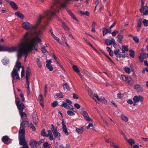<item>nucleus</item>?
<instances>
[{"label":"nucleus","mask_w":148,"mask_h":148,"mask_svg":"<svg viewBox=\"0 0 148 148\" xmlns=\"http://www.w3.org/2000/svg\"><path fill=\"white\" fill-rule=\"evenodd\" d=\"M22 27L27 30L29 29H34L35 31L32 33V34H34L35 36H39L41 33V32L40 31L37 30V27L34 26L28 22H23L22 24Z\"/></svg>","instance_id":"obj_3"},{"label":"nucleus","mask_w":148,"mask_h":148,"mask_svg":"<svg viewBox=\"0 0 148 148\" xmlns=\"http://www.w3.org/2000/svg\"><path fill=\"white\" fill-rule=\"evenodd\" d=\"M121 117L122 120L124 121L125 122H127L128 121V119L126 116L123 114H122L121 115Z\"/></svg>","instance_id":"obj_34"},{"label":"nucleus","mask_w":148,"mask_h":148,"mask_svg":"<svg viewBox=\"0 0 148 148\" xmlns=\"http://www.w3.org/2000/svg\"><path fill=\"white\" fill-rule=\"evenodd\" d=\"M62 27L64 29L65 31L69 30L70 29V28L67 26L66 23L64 22H62Z\"/></svg>","instance_id":"obj_21"},{"label":"nucleus","mask_w":148,"mask_h":148,"mask_svg":"<svg viewBox=\"0 0 148 148\" xmlns=\"http://www.w3.org/2000/svg\"><path fill=\"white\" fill-rule=\"evenodd\" d=\"M29 122L27 120L23 121L21 123V126L19 131V135H25V126L29 124Z\"/></svg>","instance_id":"obj_5"},{"label":"nucleus","mask_w":148,"mask_h":148,"mask_svg":"<svg viewBox=\"0 0 148 148\" xmlns=\"http://www.w3.org/2000/svg\"><path fill=\"white\" fill-rule=\"evenodd\" d=\"M109 31L108 29H106V28H103V35L104 36H105L108 33V32Z\"/></svg>","instance_id":"obj_39"},{"label":"nucleus","mask_w":148,"mask_h":148,"mask_svg":"<svg viewBox=\"0 0 148 148\" xmlns=\"http://www.w3.org/2000/svg\"><path fill=\"white\" fill-rule=\"evenodd\" d=\"M1 51H7L9 52H12L16 51L17 47H9L5 46H1Z\"/></svg>","instance_id":"obj_8"},{"label":"nucleus","mask_w":148,"mask_h":148,"mask_svg":"<svg viewBox=\"0 0 148 148\" xmlns=\"http://www.w3.org/2000/svg\"><path fill=\"white\" fill-rule=\"evenodd\" d=\"M9 138L7 136H3L2 139V140L4 143L8 144L10 143H8V142L9 141Z\"/></svg>","instance_id":"obj_18"},{"label":"nucleus","mask_w":148,"mask_h":148,"mask_svg":"<svg viewBox=\"0 0 148 148\" xmlns=\"http://www.w3.org/2000/svg\"><path fill=\"white\" fill-rule=\"evenodd\" d=\"M122 47V53H124L125 51H128V46H127L123 45Z\"/></svg>","instance_id":"obj_32"},{"label":"nucleus","mask_w":148,"mask_h":148,"mask_svg":"<svg viewBox=\"0 0 148 148\" xmlns=\"http://www.w3.org/2000/svg\"><path fill=\"white\" fill-rule=\"evenodd\" d=\"M112 39V40L106 39L105 40V42L107 45L109 46L112 45L113 42Z\"/></svg>","instance_id":"obj_24"},{"label":"nucleus","mask_w":148,"mask_h":148,"mask_svg":"<svg viewBox=\"0 0 148 148\" xmlns=\"http://www.w3.org/2000/svg\"><path fill=\"white\" fill-rule=\"evenodd\" d=\"M21 63L18 61L17 60L14 68L11 73V76L13 78L12 80L13 82L15 80H18L19 78V75L17 72L18 71H19L21 67Z\"/></svg>","instance_id":"obj_4"},{"label":"nucleus","mask_w":148,"mask_h":148,"mask_svg":"<svg viewBox=\"0 0 148 148\" xmlns=\"http://www.w3.org/2000/svg\"><path fill=\"white\" fill-rule=\"evenodd\" d=\"M21 103V102L20 101L19 98L18 97H16L15 103L16 105Z\"/></svg>","instance_id":"obj_54"},{"label":"nucleus","mask_w":148,"mask_h":148,"mask_svg":"<svg viewBox=\"0 0 148 148\" xmlns=\"http://www.w3.org/2000/svg\"><path fill=\"white\" fill-rule=\"evenodd\" d=\"M46 67L50 71H52L53 70V68L52 66L49 64H47L46 65Z\"/></svg>","instance_id":"obj_47"},{"label":"nucleus","mask_w":148,"mask_h":148,"mask_svg":"<svg viewBox=\"0 0 148 148\" xmlns=\"http://www.w3.org/2000/svg\"><path fill=\"white\" fill-rule=\"evenodd\" d=\"M143 23L145 27H147L148 26V20L145 19L143 20Z\"/></svg>","instance_id":"obj_45"},{"label":"nucleus","mask_w":148,"mask_h":148,"mask_svg":"<svg viewBox=\"0 0 148 148\" xmlns=\"http://www.w3.org/2000/svg\"><path fill=\"white\" fill-rule=\"evenodd\" d=\"M32 42H33L35 45L34 43V42H42V40L40 39L37 37H35L33 38L32 39Z\"/></svg>","instance_id":"obj_27"},{"label":"nucleus","mask_w":148,"mask_h":148,"mask_svg":"<svg viewBox=\"0 0 148 148\" xmlns=\"http://www.w3.org/2000/svg\"><path fill=\"white\" fill-rule=\"evenodd\" d=\"M29 83L28 80H26V87L28 89H30L29 87Z\"/></svg>","instance_id":"obj_57"},{"label":"nucleus","mask_w":148,"mask_h":148,"mask_svg":"<svg viewBox=\"0 0 148 148\" xmlns=\"http://www.w3.org/2000/svg\"><path fill=\"white\" fill-rule=\"evenodd\" d=\"M51 129L52 131L53 134L57 132H58L57 127H56L54 126L53 124L51 125Z\"/></svg>","instance_id":"obj_23"},{"label":"nucleus","mask_w":148,"mask_h":148,"mask_svg":"<svg viewBox=\"0 0 148 148\" xmlns=\"http://www.w3.org/2000/svg\"><path fill=\"white\" fill-rule=\"evenodd\" d=\"M144 99V97L141 95L135 96L133 98V100L135 103H137L139 101L142 102L143 101Z\"/></svg>","instance_id":"obj_11"},{"label":"nucleus","mask_w":148,"mask_h":148,"mask_svg":"<svg viewBox=\"0 0 148 148\" xmlns=\"http://www.w3.org/2000/svg\"><path fill=\"white\" fill-rule=\"evenodd\" d=\"M62 85L64 90L67 91L69 90V88L66 83H64Z\"/></svg>","instance_id":"obj_36"},{"label":"nucleus","mask_w":148,"mask_h":148,"mask_svg":"<svg viewBox=\"0 0 148 148\" xmlns=\"http://www.w3.org/2000/svg\"><path fill=\"white\" fill-rule=\"evenodd\" d=\"M74 107L77 109H79L81 107L80 105L77 103L74 104Z\"/></svg>","instance_id":"obj_60"},{"label":"nucleus","mask_w":148,"mask_h":148,"mask_svg":"<svg viewBox=\"0 0 148 148\" xmlns=\"http://www.w3.org/2000/svg\"><path fill=\"white\" fill-rule=\"evenodd\" d=\"M19 114L21 116V118H22L23 117H26L27 116V114L23 111H21L19 112Z\"/></svg>","instance_id":"obj_37"},{"label":"nucleus","mask_w":148,"mask_h":148,"mask_svg":"<svg viewBox=\"0 0 148 148\" xmlns=\"http://www.w3.org/2000/svg\"><path fill=\"white\" fill-rule=\"evenodd\" d=\"M128 84L131 85H132L134 83V81L130 77H129L126 81Z\"/></svg>","instance_id":"obj_19"},{"label":"nucleus","mask_w":148,"mask_h":148,"mask_svg":"<svg viewBox=\"0 0 148 148\" xmlns=\"http://www.w3.org/2000/svg\"><path fill=\"white\" fill-rule=\"evenodd\" d=\"M30 75V73H26V80H28L29 77Z\"/></svg>","instance_id":"obj_62"},{"label":"nucleus","mask_w":148,"mask_h":148,"mask_svg":"<svg viewBox=\"0 0 148 148\" xmlns=\"http://www.w3.org/2000/svg\"><path fill=\"white\" fill-rule=\"evenodd\" d=\"M148 57V55L146 53H141L139 56V58L141 62H142L145 58Z\"/></svg>","instance_id":"obj_14"},{"label":"nucleus","mask_w":148,"mask_h":148,"mask_svg":"<svg viewBox=\"0 0 148 148\" xmlns=\"http://www.w3.org/2000/svg\"><path fill=\"white\" fill-rule=\"evenodd\" d=\"M41 135L42 136L48 137V136L47 135L45 129L42 130L41 132Z\"/></svg>","instance_id":"obj_40"},{"label":"nucleus","mask_w":148,"mask_h":148,"mask_svg":"<svg viewBox=\"0 0 148 148\" xmlns=\"http://www.w3.org/2000/svg\"><path fill=\"white\" fill-rule=\"evenodd\" d=\"M32 117L33 119V122L35 125H36L38 124V117L37 114L36 112H34L33 113Z\"/></svg>","instance_id":"obj_12"},{"label":"nucleus","mask_w":148,"mask_h":148,"mask_svg":"<svg viewBox=\"0 0 148 148\" xmlns=\"http://www.w3.org/2000/svg\"><path fill=\"white\" fill-rule=\"evenodd\" d=\"M140 11L141 13H143L144 15H148V7L146 5L143 7H141L140 9Z\"/></svg>","instance_id":"obj_10"},{"label":"nucleus","mask_w":148,"mask_h":148,"mask_svg":"<svg viewBox=\"0 0 148 148\" xmlns=\"http://www.w3.org/2000/svg\"><path fill=\"white\" fill-rule=\"evenodd\" d=\"M52 36L53 38L56 40H57L58 42H59V41L60 40L57 37H56L53 34V33H52Z\"/></svg>","instance_id":"obj_59"},{"label":"nucleus","mask_w":148,"mask_h":148,"mask_svg":"<svg viewBox=\"0 0 148 148\" xmlns=\"http://www.w3.org/2000/svg\"><path fill=\"white\" fill-rule=\"evenodd\" d=\"M48 134H47L48 136V137H49V139L50 140H53V136L52 134L51 131V130H49L48 131Z\"/></svg>","instance_id":"obj_26"},{"label":"nucleus","mask_w":148,"mask_h":148,"mask_svg":"<svg viewBox=\"0 0 148 148\" xmlns=\"http://www.w3.org/2000/svg\"><path fill=\"white\" fill-rule=\"evenodd\" d=\"M31 35V33H26L22 39V41L17 46V60L23 54L25 56V58L26 59L29 52L32 51L35 48V45L33 42H29Z\"/></svg>","instance_id":"obj_1"},{"label":"nucleus","mask_w":148,"mask_h":148,"mask_svg":"<svg viewBox=\"0 0 148 148\" xmlns=\"http://www.w3.org/2000/svg\"><path fill=\"white\" fill-rule=\"evenodd\" d=\"M29 127L32 128V130L35 131L36 130V128L32 124V123H30L29 124Z\"/></svg>","instance_id":"obj_50"},{"label":"nucleus","mask_w":148,"mask_h":148,"mask_svg":"<svg viewBox=\"0 0 148 148\" xmlns=\"http://www.w3.org/2000/svg\"><path fill=\"white\" fill-rule=\"evenodd\" d=\"M21 67L22 68V69L21 72V77H23L24 76L25 74L24 68L23 66H21Z\"/></svg>","instance_id":"obj_49"},{"label":"nucleus","mask_w":148,"mask_h":148,"mask_svg":"<svg viewBox=\"0 0 148 148\" xmlns=\"http://www.w3.org/2000/svg\"><path fill=\"white\" fill-rule=\"evenodd\" d=\"M98 101H99L103 102V101H106L105 98L103 97H101L100 98H99Z\"/></svg>","instance_id":"obj_61"},{"label":"nucleus","mask_w":148,"mask_h":148,"mask_svg":"<svg viewBox=\"0 0 148 148\" xmlns=\"http://www.w3.org/2000/svg\"><path fill=\"white\" fill-rule=\"evenodd\" d=\"M55 138H60L61 136V134L59 132H57L56 133L53 134Z\"/></svg>","instance_id":"obj_46"},{"label":"nucleus","mask_w":148,"mask_h":148,"mask_svg":"<svg viewBox=\"0 0 148 148\" xmlns=\"http://www.w3.org/2000/svg\"><path fill=\"white\" fill-rule=\"evenodd\" d=\"M128 142L131 146L134 145L135 144L134 140L130 138L128 140Z\"/></svg>","instance_id":"obj_41"},{"label":"nucleus","mask_w":148,"mask_h":148,"mask_svg":"<svg viewBox=\"0 0 148 148\" xmlns=\"http://www.w3.org/2000/svg\"><path fill=\"white\" fill-rule=\"evenodd\" d=\"M67 12L76 21H78L76 18L75 17L74 15L72 12L71 11L69 10H67Z\"/></svg>","instance_id":"obj_28"},{"label":"nucleus","mask_w":148,"mask_h":148,"mask_svg":"<svg viewBox=\"0 0 148 148\" xmlns=\"http://www.w3.org/2000/svg\"><path fill=\"white\" fill-rule=\"evenodd\" d=\"M135 89L138 92L140 93H141L143 91V88L139 84H136L135 85Z\"/></svg>","instance_id":"obj_15"},{"label":"nucleus","mask_w":148,"mask_h":148,"mask_svg":"<svg viewBox=\"0 0 148 148\" xmlns=\"http://www.w3.org/2000/svg\"><path fill=\"white\" fill-rule=\"evenodd\" d=\"M15 14L17 16L21 19H23L24 18V16L23 14L19 12L18 11L16 12Z\"/></svg>","instance_id":"obj_22"},{"label":"nucleus","mask_w":148,"mask_h":148,"mask_svg":"<svg viewBox=\"0 0 148 148\" xmlns=\"http://www.w3.org/2000/svg\"><path fill=\"white\" fill-rule=\"evenodd\" d=\"M37 64L38 66L39 67H41L42 66L40 60V59L39 58H37Z\"/></svg>","instance_id":"obj_44"},{"label":"nucleus","mask_w":148,"mask_h":148,"mask_svg":"<svg viewBox=\"0 0 148 148\" xmlns=\"http://www.w3.org/2000/svg\"><path fill=\"white\" fill-rule=\"evenodd\" d=\"M84 108H82L81 110V112L82 114L86 120L88 122L91 121L92 122L93 121V120L90 118L87 112L86 111H84Z\"/></svg>","instance_id":"obj_9"},{"label":"nucleus","mask_w":148,"mask_h":148,"mask_svg":"<svg viewBox=\"0 0 148 148\" xmlns=\"http://www.w3.org/2000/svg\"><path fill=\"white\" fill-rule=\"evenodd\" d=\"M130 52V56L132 58H134V57L135 53L134 51L132 50L131 49L129 50Z\"/></svg>","instance_id":"obj_38"},{"label":"nucleus","mask_w":148,"mask_h":148,"mask_svg":"<svg viewBox=\"0 0 148 148\" xmlns=\"http://www.w3.org/2000/svg\"><path fill=\"white\" fill-rule=\"evenodd\" d=\"M11 7L14 10H17L18 9V7L15 3L13 1H11L10 3Z\"/></svg>","instance_id":"obj_16"},{"label":"nucleus","mask_w":148,"mask_h":148,"mask_svg":"<svg viewBox=\"0 0 148 148\" xmlns=\"http://www.w3.org/2000/svg\"><path fill=\"white\" fill-rule=\"evenodd\" d=\"M19 112L23 111L25 108L24 104L22 102L16 105Z\"/></svg>","instance_id":"obj_13"},{"label":"nucleus","mask_w":148,"mask_h":148,"mask_svg":"<svg viewBox=\"0 0 148 148\" xmlns=\"http://www.w3.org/2000/svg\"><path fill=\"white\" fill-rule=\"evenodd\" d=\"M18 138L19 144L23 145L22 148H29L25 140V135H19Z\"/></svg>","instance_id":"obj_7"},{"label":"nucleus","mask_w":148,"mask_h":148,"mask_svg":"<svg viewBox=\"0 0 148 148\" xmlns=\"http://www.w3.org/2000/svg\"><path fill=\"white\" fill-rule=\"evenodd\" d=\"M63 97L64 95L61 92H60L58 93H56L54 95V97L55 98H57V97H59V98H63Z\"/></svg>","instance_id":"obj_30"},{"label":"nucleus","mask_w":148,"mask_h":148,"mask_svg":"<svg viewBox=\"0 0 148 148\" xmlns=\"http://www.w3.org/2000/svg\"><path fill=\"white\" fill-rule=\"evenodd\" d=\"M9 62V60L8 59H3L2 61V62L4 65H6L8 64Z\"/></svg>","instance_id":"obj_43"},{"label":"nucleus","mask_w":148,"mask_h":148,"mask_svg":"<svg viewBox=\"0 0 148 148\" xmlns=\"http://www.w3.org/2000/svg\"><path fill=\"white\" fill-rule=\"evenodd\" d=\"M129 77H128V76H126L124 75H122V79L123 80L125 81V82H126L127 81V79Z\"/></svg>","instance_id":"obj_52"},{"label":"nucleus","mask_w":148,"mask_h":148,"mask_svg":"<svg viewBox=\"0 0 148 148\" xmlns=\"http://www.w3.org/2000/svg\"><path fill=\"white\" fill-rule=\"evenodd\" d=\"M58 105V103L57 101H55L53 102L51 104L52 106L53 107H55L56 106Z\"/></svg>","instance_id":"obj_55"},{"label":"nucleus","mask_w":148,"mask_h":148,"mask_svg":"<svg viewBox=\"0 0 148 148\" xmlns=\"http://www.w3.org/2000/svg\"><path fill=\"white\" fill-rule=\"evenodd\" d=\"M36 144H37V141L34 140H32L30 142V145L32 147H35Z\"/></svg>","instance_id":"obj_20"},{"label":"nucleus","mask_w":148,"mask_h":148,"mask_svg":"<svg viewBox=\"0 0 148 148\" xmlns=\"http://www.w3.org/2000/svg\"><path fill=\"white\" fill-rule=\"evenodd\" d=\"M133 40L136 43H138L139 42V39L137 37L133 36Z\"/></svg>","instance_id":"obj_48"},{"label":"nucleus","mask_w":148,"mask_h":148,"mask_svg":"<svg viewBox=\"0 0 148 148\" xmlns=\"http://www.w3.org/2000/svg\"><path fill=\"white\" fill-rule=\"evenodd\" d=\"M63 131L65 133L66 135H69V132H68L67 129L66 127V125L64 126V127H62V128Z\"/></svg>","instance_id":"obj_29"},{"label":"nucleus","mask_w":148,"mask_h":148,"mask_svg":"<svg viewBox=\"0 0 148 148\" xmlns=\"http://www.w3.org/2000/svg\"><path fill=\"white\" fill-rule=\"evenodd\" d=\"M114 53L117 57L121 58V57H125L122 55L120 53V50L118 49L114 51Z\"/></svg>","instance_id":"obj_17"},{"label":"nucleus","mask_w":148,"mask_h":148,"mask_svg":"<svg viewBox=\"0 0 148 148\" xmlns=\"http://www.w3.org/2000/svg\"><path fill=\"white\" fill-rule=\"evenodd\" d=\"M124 70L125 71L128 73H130V69L128 67H125L124 68Z\"/></svg>","instance_id":"obj_51"},{"label":"nucleus","mask_w":148,"mask_h":148,"mask_svg":"<svg viewBox=\"0 0 148 148\" xmlns=\"http://www.w3.org/2000/svg\"><path fill=\"white\" fill-rule=\"evenodd\" d=\"M20 96L21 99L22 101H25V99L24 97L23 94L22 93H21L20 94Z\"/></svg>","instance_id":"obj_63"},{"label":"nucleus","mask_w":148,"mask_h":148,"mask_svg":"<svg viewBox=\"0 0 148 148\" xmlns=\"http://www.w3.org/2000/svg\"><path fill=\"white\" fill-rule=\"evenodd\" d=\"M68 0H55L54 4L57 7L61 6L62 8H65Z\"/></svg>","instance_id":"obj_6"},{"label":"nucleus","mask_w":148,"mask_h":148,"mask_svg":"<svg viewBox=\"0 0 148 148\" xmlns=\"http://www.w3.org/2000/svg\"><path fill=\"white\" fill-rule=\"evenodd\" d=\"M40 104L42 107H44V101L43 100V96L41 94L40 95Z\"/></svg>","instance_id":"obj_25"},{"label":"nucleus","mask_w":148,"mask_h":148,"mask_svg":"<svg viewBox=\"0 0 148 148\" xmlns=\"http://www.w3.org/2000/svg\"><path fill=\"white\" fill-rule=\"evenodd\" d=\"M117 37L118 38V42L120 43H122L123 39V36L121 35H119Z\"/></svg>","instance_id":"obj_31"},{"label":"nucleus","mask_w":148,"mask_h":148,"mask_svg":"<svg viewBox=\"0 0 148 148\" xmlns=\"http://www.w3.org/2000/svg\"><path fill=\"white\" fill-rule=\"evenodd\" d=\"M63 38L64 39V41L65 42V43L66 45L67 46V47L69 48H70V47L69 45L67 43V40L66 39V38L65 37H63Z\"/></svg>","instance_id":"obj_64"},{"label":"nucleus","mask_w":148,"mask_h":148,"mask_svg":"<svg viewBox=\"0 0 148 148\" xmlns=\"http://www.w3.org/2000/svg\"><path fill=\"white\" fill-rule=\"evenodd\" d=\"M58 10L56 9L54 7H52L50 10H47L45 12L43 16L40 15L39 17L37 18L36 24L37 26L38 25L40 24L41 20L43 18L45 17L47 20H49L51 18L52 16H56L55 12L58 11Z\"/></svg>","instance_id":"obj_2"},{"label":"nucleus","mask_w":148,"mask_h":148,"mask_svg":"<svg viewBox=\"0 0 148 148\" xmlns=\"http://www.w3.org/2000/svg\"><path fill=\"white\" fill-rule=\"evenodd\" d=\"M73 70L75 72L77 73H79V70L77 66L73 65Z\"/></svg>","instance_id":"obj_35"},{"label":"nucleus","mask_w":148,"mask_h":148,"mask_svg":"<svg viewBox=\"0 0 148 148\" xmlns=\"http://www.w3.org/2000/svg\"><path fill=\"white\" fill-rule=\"evenodd\" d=\"M112 40L113 42L112 44L113 46L115 48H116L117 47V45L115 43V41L114 38H112Z\"/></svg>","instance_id":"obj_53"},{"label":"nucleus","mask_w":148,"mask_h":148,"mask_svg":"<svg viewBox=\"0 0 148 148\" xmlns=\"http://www.w3.org/2000/svg\"><path fill=\"white\" fill-rule=\"evenodd\" d=\"M68 106V105L67 104V103L64 102H63L62 104L61 105L62 107H63L65 108H67Z\"/></svg>","instance_id":"obj_56"},{"label":"nucleus","mask_w":148,"mask_h":148,"mask_svg":"<svg viewBox=\"0 0 148 148\" xmlns=\"http://www.w3.org/2000/svg\"><path fill=\"white\" fill-rule=\"evenodd\" d=\"M76 131L79 134H82L83 132V130L82 128H76Z\"/></svg>","instance_id":"obj_33"},{"label":"nucleus","mask_w":148,"mask_h":148,"mask_svg":"<svg viewBox=\"0 0 148 148\" xmlns=\"http://www.w3.org/2000/svg\"><path fill=\"white\" fill-rule=\"evenodd\" d=\"M142 19H140L138 22L137 23L138 26L140 27L141 26V24L142 23Z\"/></svg>","instance_id":"obj_58"},{"label":"nucleus","mask_w":148,"mask_h":148,"mask_svg":"<svg viewBox=\"0 0 148 148\" xmlns=\"http://www.w3.org/2000/svg\"><path fill=\"white\" fill-rule=\"evenodd\" d=\"M67 113L68 115L71 116H73L75 115V114L74 112L70 110L67 111Z\"/></svg>","instance_id":"obj_42"}]
</instances>
